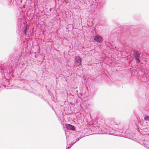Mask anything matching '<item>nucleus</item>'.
I'll return each instance as SVG.
<instances>
[{"mask_svg":"<svg viewBox=\"0 0 149 149\" xmlns=\"http://www.w3.org/2000/svg\"><path fill=\"white\" fill-rule=\"evenodd\" d=\"M81 60L82 59L79 56L75 57L74 65L77 66L81 65Z\"/></svg>","mask_w":149,"mask_h":149,"instance_id":"1","label":"nucleus"},{"mask_svg":"<svg viewBox=\"0 0 149 149\" xmlns=\"http://www.w3.org/2000/svg\"><path fill=\"white\" fill-rule=\"evenodd\" d=\"M93 38L95 41L98 42L100 43L102 41V38L100 36H94Z\"/></svg>","mask_w":149,"mask_h":149,"instance_id":"2","label":"nucleus"},{"mask_svg":"<svg viewBox=\"0 0 149 149\" xmlns=\"http://www.w3.org/2000/svg\"><path fill=\"white\" fill-rule=\"evenodd\" d=\"M66 128L69 130H74L75 128L74 126L69 124H66L65 125Z\"/></svg>","mask_w":149,"mask_h":149,"instance_id":"3","label":"nucleus"},{"mask_svg":"<svg viewBox=\"0 0 149 149\" xmlns=\"http://www.w3.org/2000/svg\"><path fill=\"white\" fill-rule=\"evenodd\" d=\"M25 28H23L24 30H23V31L24 33L26 34V32H27V27L26 26V25H24Z\"/></svg>","mask_w":149,"mask_h":149,"instance_id":"4","label":"nucleus"},{"mask_svg":"<svg viewBox=\"0 0 149 149\" xmlns=\"http://www.w3.org/2000/svg\"><path fill=\"white\" fill-rule=\"evenodd\" d=\"M135 58L136 59V62L137 63H138L139 62V58L138 56H137L135 57Z\"/></svg>","mask_w":149,"mask_h":149,"instance_id":"5","label":"nucleus"},{"mask_svg":"<svg viewBox=\"0 0 149 149\" xmlns=\"http://www.w3.org/2000/svg\"><path fill=\"white\" fill-rule=\"evenodd\" d=\"M144 120H146L149 121V116H146Z\"/></svg>","mask_w":149,"mask_h":149,"instance_id":"6","label":"nucleus"},{"mask_svg":"<svg viewBox=\"0 0 149 149\" xmlns=\"http://www.w3.org/2000/svg\"><path fill=\"white\" fill-rule=\"evenodd\" d=\"M92 25H93V22H91V24L88 25H89V26H92Z\"/></svg>","mask_w":149,"mask_h":149,"instance_id":"7","label":"nucleus"}]
</instances>
